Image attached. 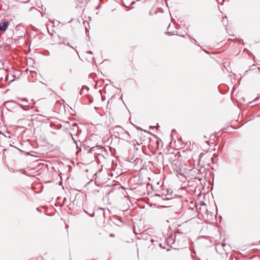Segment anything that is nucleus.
<instances>
[{
  "mask_svg": "<svg viewBox=\"0 0 260 260\" xmlns=\"http://www.w3.org/2000/svg\"><path fill=\"white\" fill-rule=\"evenodd\" d=\"M5 80H6V81H7V80H8V77H6V79H5Z\"/></svg>",
  "mask_w": 260,
  "mask_h": 260,
  "instance_id": "20e7f679",
  "label": "nucleus"
},
{
  "mask_svg": "<svg viewBox=\"0 0 260 260\" xmlns=\"http://www.w3.org/2000/svg\"><path fill=\"white\" fill-rule=\"evenodd\" d=\"M110 237H114V234H110Z\"/></svg>",
  "mask_w": 260,
  "mask_h": 260,
  "instance_id": "7ed1b4c3",
  "label": "nucleus"
},
{
  "mask_svg": "<svg viewBox=\"0 0 260 260\" xmlns=\"http://www.w3.org/2000/svg\"><path fill=\"white\" fill-rule=\"evenodd\" d=\"M217 2L220 5H223L224 0H216Z\"/></svg>",
  "mask_w": 260,
  "mask_h": 260,
  "instance_id": "f03ea898",
  "label": "nucleus"
},
{
  "mask_svg": "<svg viewBox=\"0 0 260 260\" xmlns=\"http://www.w3.org/2000/svg\"><path fill=\"white\" fill-rule=\"evenodd\" d=\"M9 25L8 21H4L3 23H0V31L4 32L6 31Z\"/></svg>",
  "mask_w": 260,
  "mask_h": 260,
  "instance_id": "f257e3e1",
  "label": "nucleus"
},
{
  "mask_svg": "<svg viewBox=\"0 0 260 260\" xmlns=\"http://www.w3.org/2000/svg\"><path fill=\"white\" fill-rule=\"evenodd\" d=\"M88 53L90 54H92V52L91 51H89Z\"/></svg>",
  "mask_w": 260,
  "mask_h": 260,
  "instance_id": "39448f33",
  "label": "nucleus"
}]
</instances>
